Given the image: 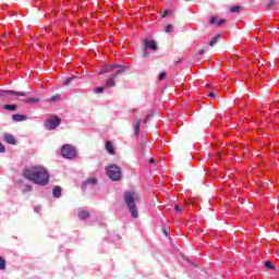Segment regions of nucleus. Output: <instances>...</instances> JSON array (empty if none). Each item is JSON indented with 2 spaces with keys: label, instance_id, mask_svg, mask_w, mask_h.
<instances>
[{
  "label": "nucleus",
  "instance_id": "1",
  "mask_svg": "<svg viewBox=\"0 0 279 279\" xmlns=\"http://www.w3.org/2000/svg\"><path fill=\"white\" fill-rule=\"evenodd\" d=\"M24 178L39 184V186H47L49 184V171L46 170L43 166H31L24 169Z\"/></svg>",
  "mask_w": 279,
  "mask_h": 279
},
{
  "label": "nucleus",
  "instance_id": "2",
  "mask_svg": "<svg viewBox=\"0 0 279 279\" xmlns=\"http://www.w3.org/2000/svg\"><path fill=\"white\" fill-rule=\"evenodd\" d=\"M141 202V194L135 190H129L124 192V204L128 206L132 217L138 219V210L136 204Z\"/></svg>",
  "mask_w": 279,
  "mask_h": 279
},
{
  "label": "nucleus",
  "instance_id": "3",
  "mask_svg": "<svg viewBox=\"0 0 279 279\" xmlns=\"http://www.w3.org/2000/svg\"><path fill=\"white\" fill-rule=\"evenodd\" d=\"M106 173L113 182H119V180H121V168H119L117 165L107 166Z\"/></svg>",
  "mask_w": 279,
  "mask_h": 279
},
{
  "label": "nucleus",
  "instance_id": "4",
  "mask_svg": "<svg viewBox=\"0 0 279 279\" xmlns=\"http://www.w3.org/2000/svg\"><path fill=\"white\" fill-rule=\"evenodd\" d=\"M61 154L63 158H69L70 160L77 157V149L71 144H65L61 148Z\"/></svg>",
  "mask_w": 279,
  "mask_h": 279
},
{
  "label": "nucleus",
  "instance_id": "5",
  "mask_svg": "<svg viewBox=\"0 0 279 279\" xmlns=\"http://www.w3.org/2000/svg\"><path fill=\"white\" fill-rule=\"evenodd\" d=\"M61 122L62 120L58 116H53L46 121V130H56Z\"/></svg>",
  "mask_w": 279,
  "mask_h": 279
},
{
  "label": "nucleus",
  "instance_id": "6",
  "mask_svg": "<svg viewBox=\"0 0 279 279\" xmlns=\"http://www.w3.org/2000/svg\"><path fill=\"white\" fill-rule=\"evenodd\" d=\"M5 95H16L17 97H25V93H16L14 90H0V97H5Z\"/></svg>",
  "mask_w": 279,
  "mask_h": 279
},
{
  "label": "nucleus",
  "instance_id": "7",
  "mask_svg": "<svg viewBox=\"0 0 279 279\" xmlns=\"http://www.w3.org/2000/svg\"><path fill=\"white\" fill-rule=\"evenodd\" d=\"M95 184H97V179H95V178L87 179L85 181V183L83 184L82 189H83V191H86V189H88V186H95Z\"/></svg>",
  "mask_w": 279,
  "mask_h": 279
},
{
  "label": "nucleus",
  "instance_id": "8",
  "mask_svg": "<svg viewBox=\"0 0 279 279\" xmlns=\"http://www.w3.org/2000/svg\"><path fill=\"white\" fill-rule=\"evenodd\" d=\"M124 70H119L113 76H111L107 83L106 86H114V78L119 77V75H121V73H123Z\"/></svg>",
  "mask_w": 279,
  "mask_h": 279
},
{
  "label": "nucleus",
  "instance_id": "9",
  "mask_svg": "<svg viewBox=\"0 0 279 279\" xmlns=\"http://www.w3.org/2000/svg\"><path fill=\"white\" fill-rule=\"evenodd\" d=\"M145 48L146 49H151L153 51H156V49H158V45L154 40H146L145 41Z\"/></svg>",
  "mask_w": 279,
  "mask_h": 279
},
{
  "label": "nucleus",
  "instance_id": "10",
  "mask_svg": "<svg viewBox=\"0 0 279 279\" xmlns=\"http://www.w3.org/2000/svg\"><path fill=\"white\" fill-rule=\"evenodd\" d=\"M4 141L5 143H9V145H16V138L14 137V135L4 134Z\"/></svg>",
  "mask_w": 279,
  "mask_h": 279
},
{
  "label": "nucleus",
  "instance_id": "11",
  "mask_svg": "<svg viewBox=\"0 0 279 279\" xmlns=\"http://www.w3.org/2000/svg\"><path fill=\"white\" fill-rule=\"evenodd\" d=\"M210 25H218L219 27L221 25H226V20H220V21H217V19L215 16H213L209 21Z\"/></svg>",
  "mask_w": 279,
  "mask_h": 279
},
{
  "label": "nucleus",
  "instance_id": "12",
  "mask_svg": "<svg viewBox=\"0 0 279 279\" xmlns=\"http://www.w3.org/2000/svg\"><path fill=\"white\" fill-rule=\"evenodd\" d=\"M13 121H15L16 123L21 122V121H27V116H23V114H13L12 116Z\"/></svg>",
  "mask_w": 279,
  "mask_h": 279
},
{
  "label": "nucleus",
  "instance_id": "13",
  "mask_svg": "<svg viewBox=\"0 0 279 279\" xmlns=\"http://www.w3.org/2000/svg\"><path fill=\"white\" fill-rule=\"evenodd\" d=\"M141 123H143V120L138 119L133 122V125L135 128V134H138L141 132Z\"/></svg>",
  "mask_w": 279,
  "mask_h": 279
},
{
  "label": "nucleus",
  "instance_id": "14",
  "mask_svg": "<svg viewBox=\"0 0 279 279\" xmlns=\"http://www.w3.org/2000/svg\"><path fill=\"white\" fill-rule=\"evenodd\" d=\"M106 149L108 154H111V156H114V146H112L111 142L106 143Z\"/></svg>",
  "mask_w": 279,
  "mask_h": 279
},
{
  "label": "nucleus",
  "instance_id": "15",
  "mask_svg": "<svg viewBox=\"0 0 279 279\" xmlns=\"http://www.w3.org/2000/svg\"><path fill=\"white\" fill-rule=\"evenodd\" d=\"M53 197H60L62 195V189L60 186H56L52 191Z\"/></svg>",
  "mask_w": 279,
  "mask_h": 279
},
{
  "label": "nucleus",
  "instance_id": "16",
  "mask_svg": "<svg viewBox=\"0 0 279 279\" xmlns=\"http://www.w3.org/2000/svg\"><path fill=\"white\" fill-rule=\"evenodd\" d=\"M78 217L80 219H88V217H90V213H88L87 210H82L78 213Z\"/></svg>",
  "mask_w": 279,
  "mask_h": 279
},
{
  "label": "nucleus",
  "instance_id": "17",
  "mask_svg": "<svg viewBox=\"0 0 279 279\" xmlns=\"http://www.w3.org/2000/svg\"><path fill=\"white\" fill-rule=\"evenodd\" d=\"M219 38H221V35L215 36V37L209 41V47H215V45H217V40H219Z\"/></svg>",
  "mask_w": 279,
  "mask_h": 279
},
{
  "label": "nucleus",
  "instance_id": "18",
  "mask_svg": "<svg viewBox=\"0 0 279 279\" xmlns=\"http://www.w3.org/2000/svg\"><path fill=\"white\" fill-rule=\"evenodd\" d=\"M5 269V258L0 256V271H4Z\"/></svg>",
  "mask_w": 279,
  "mask_h": 279
},
{
  "label": "nucleus",
  "instance_id": "19",
  "mask_svg": "<svg viewBox=\"0 0 279 279\" xmlns=\"http://www.w3.org/2000/svg\"><path fill=\"white\" fill-rule=\"evenodd\" d=\"M38 101H40L38 98H27L25 100L26 104H38Z\"/></svg>",
  "mask_w": 279,
  "mask_h": 279
},
{
  "label": "nucleus",
  "instance_id": "20",
  "mask_svg": "<svg viewBox=\"0 0 279 279\" xmlns=\"http://www.w3.org/2000/svg\"><path fill=\"white\" fill-rule=\"evenodd\" d=\"M114 69H121V65L119 64H112L106 68V71H112Z\"/></svg>",
  "mask_w": 279,
  "mask_h": 279
},
{
  "label": "nucleus",
  "instance_id": "21",
  "mask_svg": "<svg viewBox=\"0 0 279 279\" xmlns=\"http://www.w3.org/2000/svg\"><path fill=\"white\" fill-rule=\"evenodd\" d=\"M4 110L14 111V110H16V105H5L4 106Z\"/></svg>",
  "mask_w": 279,
  "mask_h": 279
},
{
  "label": "nucleus",
  "instance_id": "22",
  "mask_svg": "<svg viewBox=\"0 0 279 279\" xmlns=\"http://www.w3.org/2000/svg\"><path fill=\"white\" fill-rule=\"evenodd\" d=\"M165 32H167V34H171V32H173V26H172L171 24H168V25L166 26Z\"/></svg>",
  "mask_w": 279,
  "mask_h": 279
},
{
  "label": "nucleus",
  "instance_id": "23",
  "mask_svg": "<svg viewBox=\"0 0 279 279\" xmlns=\"http://www.w3.org/2000/svg\"><path fill=\"white\" fill-rule=\"evenodd\" d=\"M73 80H75V77H73V76L66 78V80L64 81V83H63L64 86H69V84H71V83L73 82Z\"/></svg>",
  "mask_w": 279,
  "mask_h": 279
},
{
  "label": "nucleus",
  "instance_id": "24",
  "mask_svg": "<svg viewBox=\"0 0 279 279\" xmlns=\"http://www.w3.org/2000/svg\"><path fill=\"white\" fill-rule=\"evenodd\" d=\"M265 267H267V269H276V267L271 264V262H266Z\"/></svg>",
  "mask_w": 279,
  "mask_h": 279
},
{
  "label": "nucleus",
  "instance_id": "25",
  "mask_svg": "<svg viewBox=\"0 0 279 279\" xmlns=\"http://www.w3.org/2000/svg\"><path fill=\"white\" fill-rule=\"evenodd\" d=\"M104 90H106V87H96L95 88V93H97V94H101V93H104Z\"/></svg>",
  "mask_w": 279,
  "mask_h": 279
},
{
  "label": "nucleus",
  "instance_id": "26",
  "mask_svg": "<svg viewBox=\"0 0 279 279\" xmlns=\"http://www.w3.org/2000/svg\"><path fill=\"white\" fill-rule=\"evenodd\" d=\"M165 77H167V72H161L159 74V81L162 82V80H165Z\"/></svg>",
  "mask_w": 279,
  "mask_h": 279
},
{
  "label": "nucleus",
  "instance_id": "27",
  "mask_svg": "<svg viewBox=\"0 0 279 279\" xmlns=\"http://www.w3.org/2000/svg\"><path fill=\"white\" fill-rule=\"evenodd\" d=\"M240 10H241V7H239V5L231 8V12H233V13H236V12H239Z\"/></svg>",
  "mask_w": 279,
  "mask_h": 279
},
{
  "label": "nucleus",
  "instance_id": "28",
  "mask_svg": "<svg viewBox=\"0 0 279 279\" xmlns=\"http://www.w3.org/2000/svg\"><path fill=\"white\" fill-rule=\"evenodd\" d=\"M60 99V96H52L51 98L48 99V101H58Z\"/></svg>",
  "mask_w": 279,
  "mask_h": 279
},
{
  "label": "nucleus",
  "instance_id": "29",
  "mask_svg": "<svg viewBox=\"0 0 279 279\" xmlns=\"http://www.w3.org/2000/svg\"><path fill=\"white\" fill-rule=\"evenodd\" d=\"M5 153V146H3V144L0 143V154H4Z\"/></svg>",
  "mask_w": 279,
  "mask_h": 279
},
{
  "label": "nucleus",
  "instance_id": "30",
  "mask_svg": "<svg viewBox=\"0 0 279 279\" xmlns=\"http://www.w3.org/2000/svg\"><path fill=\"white\" fill-rule=\"evenodd\" d=\"M174 210H177V213H182V208H180V205H174Z\"/></svg>",
  "mask_w": 279,
  "mask_h": 279
},
{
  "label": "nucleus",
  "instance_id": "31",
  "mask_svg": "<svg viewBox=\"0 0 279 279\" xmlns=\"http://www.w3.org/2000/svg\"><path fill=\"white\" fill-rule=\"evenodd\" d=\"M208 97H213V98H215V97H217V93L211 92V93H209V94H208Z\"/></svg>",
  "mask_w": 279,
  "mask_h": 279
},
{
  "label": "nucleus",
  "instance_id": "32",
  "mask_svg": "<svg viewBox=\"0 0 279 279\" xmlns=\"http://www.w3.org/2000/svg\"><path fill=\"white\" fill-rule=\"evenodd\" d=\"M34 210H35V213H40L41 208H40V206H37L34 208Z\"/></svg>",
  "mask_w": 279,
  "mask_h": 279
},
{
  "label": "nucleus",
  "instance_id": "33",
  "mask_svg": "<svg viewBox=\"0 0 279 279\" xmlns=\"http://www.w3.org/2000/svg\"><path fill=\"white\" fill-rule=\"evenodd\" d=\"M272 7H274V0H269L268 8H272Z\"/></svg>",
  "mask_w": 279,
  "mask_h": 279
},
{
  "label": "nucleus",
  "instance_id": "34",
  "mask_svg": "<svg viewBox=\"0 0 279 279\" xmlns=\"http://www.w3.org/2000/svg\"><path fill=\"white\" fill-rule=\"evenodd\" d=\"M162 16H163V19H165L166 16H169V11L166 10V11L163 12Z\"/></svg>",
  "mask_w": 279,
  "mask_h": 279
},
{
  "label": "nucleus",
  "instance_id": "35",
  "mask_svg": "<svg viewBox=\"0 0 279 279\" xmlns=\"http://www.w3.org/2000/svg\"><path fill=\"white\" fill-rule=\"evenodd\" d=\"M34 187L32 185H26V191H33Z\"/></svg>",
  "mask_w": 279,
  "mask_h": 279
},
{
  "label": "nucleus",
  "instance_id": "36",
  "mask_svg": "<svg viewBox=\"0 0 279 279\" xmlns=\"http://www.w3.org/2000/svg\"><path fill=\"white\" fill-rule=\"evenodd\" d=\"M154 162H156V159L151 158V159L149 160V163H150V165H154Z\"/></svg>",
  "mask_w": 279,
  "mask_h": 279
},
{
  "label": "nucleus",
  "instance_id": "37",
  "mask_svg": "<svg viewBox=\"0 0 279 279\" xmlns=\"http://www.w3.org/2000/svg\"><path fill=\"white\" fill-rule=\"evenodd\" d=\"M149 117L150 116H147L146 119L144 120V123H147V121H149Z\"/></svg>",
  "mask_w": 279,
  "mask_h": 279
},
{
  "label": "nucleus",
  "instance_id": "38",
  "mask_svg": "<svg viewBox=\"0 0 279 279\" xmlns=\"http://www.w3.org/2000/svg\"><path fill=\"white\" fill-rule=\"evenodd\" d=\"M202 53H204V50H201V51L198 52V56H202Z\"/></svg>",
  "mask_w": 279,
  "mask_h": 279
},
{
  "label": "nucleus",
  "instance_id": "39",
  "mask_svg": "<svg viewBox=\"0 0 279 279\" xmlns=\"http://www.w3.org/2000/svg\"><path fill=\"white\" fill-rule=\"evenodd\" d=\"M165 234L167 235V231H165Z\"/></svg>",
  "mask_w": 279,
  "mask_h": 279
}]
</instances>
